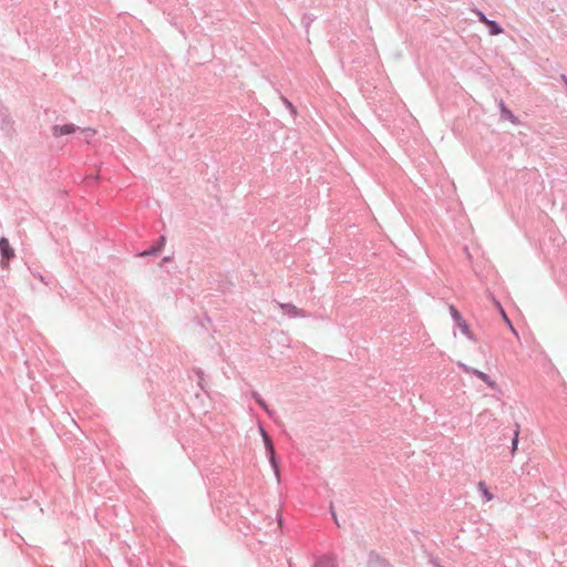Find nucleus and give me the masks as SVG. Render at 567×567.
<instances>
[{
	"label": "nucleus",
	"instance_id": "nucleus-11",
	"mask_svg": "<svg viewBox=\"0 0 567 567\" xmlns=\"http://www.w3.org/2000/svg\"><path fill=\"white\" fill-rule=\"evenodd\" d=\"M502 112H503V115H504L505 118H507L508 121H511L514 124L517 123V118L515 117V115L509 110H506L505 107H502Z\"/></svg>",
	"mask_w": 567,
	"mask_h": 567
},
{
	"label": "nucleus",
	"instance_id": "nucleus-13",
	"mask_svg": "<svg viewBox=\"0 0 567 567\" xmlns=\"http://www.w3.org/2000/svg\"><path fill=\"white\" fill-rule=\"evenodd\" d=\"M256 401L258 402V404L260 406H262L265 410H267V405H266L264 400H261L260 398L256 396Z\"/></svg>",
	"mask_w": 567,
	"mask_h": 567
},
{
	"label": "nucleus",
	"instance_id": "nucleus-10",
	"mask_svg": "<svg viewBox=\"0 0 567 567\" xmlns=\"http://www.w3.org/2000/svg\"><path fill=\"white\" fill-rule=\"evenodd\" d=\"M450 312L456 324H460L464 319L454 306H450Z\"/></svg>",
	"mask_w": 567,
	"mask_h": 567
},
{
	"label": "nucleus",
	"instance_id": "nucleus-16",
	"mask_svg": "<svg viewBox=\"0 0 567 567\" xmlns=\"http://www.w3.org/2000/svg\"><path fill=\"white\" fill-rule=\"evenodd\" d=\"M156 250H153V252H155ZM152 254V251H144L143 255H150Z\"/></svg>",
	"mask_w": 567,
	"mask_h": 567
},
{
	"label": "nucleus",
	"instance_id": "nucleus-1",
	"mask_svg": "<svg viewBox=\"0 0 567 567\" xmlns=\"http://www.w3.org/2000/svg\"><path fill=\"white\" fill-rule=\"evenodd\" d=\"M0 252L2 256V265H7V262L14 257V250L4 237L0 238Z\"/></svg>",
	"mask_w": 567,
	"mask_h": 567
},
{
	"label": "nucleus",
	"instance_id": "nucleus-12",
	"mask_svg": "<svg viewBox=\"0 0 567 567\" xmlns=\"http://www.w3.org/2000/svg\"><path fill=\"white\" fill-rule=\"evenodd\" d=\"M518 447V431L515 432V436L512 442V453H515Z\"/></svg>",
	"mask_w": 567,
	"mask_h": 567
},
{
	"label": "nucleus",
	"instance_id": "nucleus-9",
	"mask_svg": "<svg viewBox=\"0 0 567 567\" xmlns=\"http://www.w3.org/2000/svg\"><path fill=\"white\" fill-rule=\"evenodd\" d=\"M486 25L489 28L492 35H497L503 32V29L495 21L489 20Z\"/></svg>",
	"mask_w": 567,
	"mask_h": 567
},
{
	"label": "nucleus",
	"instance_id": "nucleus-2",
	"mask_svg": "<svg viewBox=\"0 0 567 567\" xmlns=\"http://www.w3.org/2000/svg\"><path fill=\"white\" fill-rule=\"evenodd\" d=\"M261 435L264 437L265 445H266V449L269 454V461H270L272 467L275 468L276 474L278 475L279 470H278V465H277L276 457H275V449H274L272 442H271L270 437L268 436V434L264 430H261Z\"/></svg>",
	"mask_w": 567,
	"mask_h": 567
},
{
	"label": "nucleus",
	"instance_id": "nucleus-8",
	"mask_svg": "<svg viewBox=\"0 0 567 567\" xmlns=\"http://www.w3.org/2000/svg\"><path fill=\"white\" fill-rule=\"evenodd\" d=\"M457 326L468 339L475 340V336L465 320Z\"/></svg>",
	"mask_w": 567,
	"mask_h": 567
},
{
	"label": "nucleus",
	"instance_id": "nucleus-3",
	"mask_svg": "<svg viewBox=\"0 0 567 567\" xmlns=\"http://www.w3.org/2000/svg\"><path fill=\"white\" fill-rule=\"evenodd\" d=\"M52 131L55 137H60L63 135L74 133L76 131V127L73 124L55 125L53 126Z\"/></svg>",
	"mask_w": 567,
	"mask_h": 567
},
{
	"label": "nucleus",
	"instance_id": "nucleus-14",
	"mask_svg": "<svg viewBox=\"0 0 567 567\" xmlns=\"http://www.w3.org/2000/svg\"><path fill=\"white\" fill-rule=\"evenodd\" d=\"M478 17L480 20L485 24H487V22L489 21L482 12L478 13Z\"/></svg>",
	"mask_w": 567,
	"mask_h": 567
},
{
	"label": "nucleus",
	"instance_id": "nucleus-15",
	"mask_svg": "<svg viewBox=\"0 0 567 567\" xmlns=\"http://www.w3.org/2000/svg\"><path fill=\"white\" fill-rule=\"evenodd\" d=\"M377 563H379V565H380L381 567H389L386 561L381 560V559H379V558H377Z\"/></svg>",
	"mask_w": 567,
	"mask_h": 567
},
{
	"label": "nucleus",
	"instance_id": "nucleus-7",
	"mask_svg": "<svg viewBox=\"0 0 567 567\" xmlns=\"http://www.w3.org/2000/svg\"><path fill=\"white\" fill-rule=\"evenodd\" d=\"M478 491L482 493L483 497L485 498L486 502H489L493 499V494L488 491L486 484L484 482H480L478 485Z\"/></svg>",
	"mask_w": 567,
	"mask_h": 567
},
{
	"label": "nucleus",
	"instance_id": "nucleus-5",
	"mask_svg": "<svg viewBox=\"0 0 567 567\" xmlns=\"http://www.w3.org/2000/svg\"><path fill=\"white\" fill-rule=\"evenodd\" d=\"M474 374L480 380H482L485 384H487L491 389H495L496 388V385H497L496 382L494 380H492L491 377L488 374H486L485 372L475 370Z\"/></svg>",
	"mask_w": 567,
	"mask_h": 567
},
{
	"label": "nucleus",
	"instance_id": "nucleus-6",
	"mask_svg": "<svg viewBox=\"0 0 567 567\" xmlns=\"http://www.w3.org/2000/svg\"><path fill=\"white\" fill-rule=\"evenodd\" d=\"M495 305H496L497 309L499 310V313H501L503 320L505 321V323L508 326V328L512 330V332L516 334V330L513 327L511 320L508 319V317H507L506 312L504 311L503 307L501 306V303L498 301H495Z\"/></svg>",
	"mask_w": 567,
	"mask_h": 567
},
{
	"label": "nucleus",
	"instance_id": "nucleus-4",
	"mask_svg": "<svg viewBox=\"0 0 567 567\" xmlns=\"http://www.w3.org/2000/svg\"><path fill=\"white\" fill-rule=\"evenodd\" d=\"M280 308L289 316L305 317L303 311L291 303H281Z\"/></svg>",
	"mask_w": 567,
	"mask_h": 567
}]
</instances>
